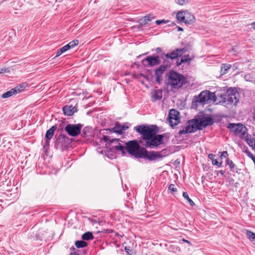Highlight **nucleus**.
<instances>
[{
	"label": "nucleus",
	"instance_id": "23",
	"mask_svg": "<svg viewBox=\"0 0 255 255\" xmlns=\"http://www.w3.org/2000/svg\"><path fill=\"white\" fill-rule=\"evenodd\" d=\"M215 157V155L210 153L208 155V157L212 160V163L213 165H217L218 167H221L222 165L221 162H219L217 159H215L214 158Z\"/></svg>",
	"mask_w": 255,
	"mask_h": 255
},
{
	"label": "nucleus",
	"instance_id": "5",
	"mask_svg": "<svg viewBox=\"0 0 255 255\" xmlns=\"http://www.w3.org/2000/svg\"><path fill=\"white\" fill-rule=\"evenodd\" d=\"M187 51V48H177L173 51H169L166 54L162 53L160 58L163 59L165 63H170L174 59L182 56Z\"/></svg>",
	"mask_w": 255,
	"mask_h": 255
},
{
	"label": "nucleus",
	"instance_id": "35",
	"mask_svg": "<svg viewBox=\"0 0 255 255\" xmlns=\"http://www.w3.org/2000/svg\"><path fill=\"white\" fill-rule=\"evenodd\" d=\"M168 20H165L164 19L162 20H157L155 21V23L157 25H160L162 23H166Z\"/></svg>",
	"mask_w": 255,
	"mask_h": 255
},
{
	"label": "nucleus",
	"instance_id": "44",
	"mask_svg": "<svg viewBox=\"0 0 255 255\" xmlns=\"http://www.w3.org/2000/svg\"><path fill=\"white\" fill-rule=\"evenodd\" d=\"M249 77H250V75H245V79H246L247 81H248V80H248V79H249Z\"/></svg>",
	"mask_w": 255,
	"mask_h": 255
},
{
	"label": "nucleus",
	"instance_id": "1",
	"mask_svg": "<svg viewBox=\"0 0 255 255\" xmlns=\"http://www.w3.org/2000/svg\"><path fill=\"white\" fill-rule=\"evenodd\" d=\"M125 149L129 154L135 157L145 158L149 160L162 158L166 153V149H163L161 152L152 151L148 152L144 147H140L136 140H130L127 142Z\"/></svg>",
	"mask_w": 255,
	"mask_h": 255
},
{
	"label": "nucleus",
	"instance_id": "39",
	"mask_svg": "<svg viewBox=\"0 0 255 255\" xmlns=\"http://www.w3.org/2000/svg\"><path fill=\"white\" fill-rule=\"evenodd\" d=\"M187 1V0H178L177 3L182 5L184 4H185Z\"/></svg>",
	"mask_w": 255,
	"mask_h": 255
},
{
	"label": "nucleus",
	"instance_id": "43",
	"mask_svg": "<svg viewBox=\"0 0 255 255\" xmlns=\"http://www.w3.org/2000/svg\"><path fill=\"white\" fill-rule=\"evenodd\" d=\"M182 241L184 242L187 243H188L189 244H190V242L188 241V240H186L185 239H182Z\"/></svg>",
	"mask_w": 255,
	"mask_h": 255
},
{
	"label": "nucleus",
	"instance_id": "10",
	"mask_svg": "<svg viewBox=\"0 0 255 255\" xmlns=\"http://www.w3.org/2000/svg\"><path fill=\"white\" fill-rule=\"evenodd\" d=\"M103 140L108 144H115L112 146L113 149H115L117 151H121L123 154H125V146L122 145L119 142V139L117 138L111 139V137L108 136L104 135Z\"/></svg>",
	"mask_w": 255,
	"mask_h": 255
},
{
	"label": "nucleus",
	"instance_id": "4",
	"mask_svg": "<svg viewBox=\"0 0 255 255\" xmlns=\"http://www.w3.org/2000/svg\"><path fill=\"white\" fill-rule=\"evenodd\" d=\"M216 97L214 93L208 91H204L200 93L198 96H195L192 102V106L197 108L199 105H204L210 103L211 102H215Z\"/></svg>",
	"mask_w": 255,
	"mask_h": 255
},
{
	"label": "nucleus",
	"instance_id": "30",
	"mask_svg": "<svg viewBox=\"0 0 255 255\" xmlns=\"http://www.w3.org/2000/svg\"><path fill=\"white\" fill-rule=\"evenodd\" d=\"M183 197L186 199L191 206L195 205L194 202L189 198L188 194L187 192H184L183 193Z\"/></svg>",
	"mask_w": 255,
	"mask_h": 255
},
{
	"label": "nucleus",
	"instance_id": "47",
	"mask_svg": "<svg viewBox=\"0 0 255 255\" xmlns=\"http://www.w3.org/2000/svg\"><path fill=\"white\" fill-rule=\"evenodd\" d=\"M70 250H75V248H74V247H72V248H71Z\"/></svg>",
	"mask_w": 255,
	"mask_h": 255
},
{
	"label": "nucleus",
	"instance_id": "18",
	"mask_svg": "<svg viewBox=\"0 0 255 255\" xmlns=\"http://www.w3.org/2000/svg\"><path fill=\"white\" fill-rule=\"evenodd\" d=\"M155 18L152 15L145 16L139 20V24L141 25H149L152 20Z\"/></svg>",
	"mask_w": 255,
	"mask_h": 255
},
{
	"label": "nucleus",
	"instance_id": "2",
	"mask_svg": "<svg viewBox=\"0 0 255 255\" xmlns=\"http://www.w3.org/2000/svg\"><path fill=\"white\" fill-rule=\"evenodd\" d=\"M134 129L142 135L147 147L154 148L163 143V135L156 134L152 126H137L134 127Z\"/></svg>",
	"mask_w": 255,
	"mask_h": 255
},
{
	"label": "nucleus",
	"instance_id": "31",
	"mask_svg": "<svg viewBox=\"0 0 255 255\" xmlns=\"http://www.w3.org/2000/svg\"><path fill=\"white\" fill-rule=\"evenodd\" d=\"M231 66L230 64H223L221 67V72L222 74H225L228 70L230 69Z\"/></svg>",
	"mask_w": 255,
	"mask_h": 255
},
{
	"label": "nucleus",
	"instance_id": "14",
	"mask_svg": "<svg viewBox=\"0 0 255 255\" xmlns=\"http://www.w3.org/2000/svg\"><path fill=\"white\" fill-rule=\"evenodd\" d=\"M24 87L23 86H16L15 88L11 89L8 91L4 93L1 95V98L3 99L9 98L13 95H16L23 91Z\"/></svg>",
	"mask_w": 255,
	"mask_h": 255
},
{
	"label": "nucleus",
	"instance_id": "9",
	"mask_svg": "<svg viewBox=\"0 0 255 255\" xmlns=\"http://www.w3.org/2000/svg\"><path fill=\"white\" fill-rule=\"evenodd\" d=\"M196 130H201L208 126H211L214 122L210 117H203L198 119L192 120Z\"/></svg>",
	"mask_w": 255,
	"mask_h": 255
},
{
	"label": "nucleus",
	"instance_id": "8",
	"mask_svg": "<svg viewBox=\"0 0 255 255\" xmlns=\"http://www.w3.org/2000/svg\"><path fill=\"white\" fill-rule=\"evenodd\" d=\"M227 128L241 138L246 137L247 135V128L241 124L230 123Z\"/></svg>",
	"mask_w": 255,
	"mask_h": 255
},
{
	"label": "nucleus",
	"instance_id": "45",
	"mask_svg": "<svg viewBox=\"0 0 255 255\" xmlns=\"http://www.w3.org/2000/svg\"><path fill=\"white\" fill-rule=\"evenodd\" d=\"M219 172L222 175H223L225 171L224 170H220Z\"/></svg>",
	"mask_w": 255,
	"mask_h": 255
},
{
	"label": "nucleus",
	"instance_id": "42",
	"mask_svg": "<svg viewBox=\"0 0 255 255\" xmlns=\"http://www.w3.org/2000/svg\"><path fill=\"white\" fill-rule=\"evenodd\" d=\"M70 255H79V254H78V253L76 252H72L70 254Z\"/></svg>",
	"mask_w": 255,
	"mask_h": 255
},
{
	"label": "nucleus",
	"instance_id": "13",
	"mask_svg": "<svg viewBox=\"0 0 255 255\" xmlns=\"http://www.w3.org/2000/svg\"><path fill=\"white\" fill-rule=\"evenodd\" d=\"M196 130L192 120L188 121L185 126L182 127L179 130L178 134L179 135L185 134L189 133L195 132Z\"/></svg>",
	"mask_w": 255,
	"mask_h": 255
},
{
	"label": "nucleus",
	"instance_id": "19",
	"mask_svg": "<svg viewBox=\"0 0 255 255\" xmlns=\"http://www.w3.org/2000/svg\"><path fill=\"white\" fill-rule=\"evenodd\" d=\"M162 97V91L161 89L154 90L152 93L151 99L152 101L155 102L160 100Z\"/></svg>",
	"mask_w": 255,
	"mask_h": 255
},
{
	"label": "nucleus",
	"instance_id": "28",
	"mask_svg": "<svg viewBox=\"0 0 255 255\" xmlns=\"http://www.w3.org/2000/svg\"><path fill=\"white\" fill-rule=\"evenodd\" d=\"M191 60V59L189 57V55H184L183 57H182L180 62L177 61V65H180L183 63L190 61Z\"/></svg>",
	"mask_w": 255,
	"mask_h": 255
},
{
	"label": "nucleus",
	"instance_id": "21",
	"mask_svg": "<svg viewBox=\"0 0 255 255\" xmlns=\"http://www.w3.org/2000/svg\"><path fill=\"white\" fill-rule=\"evenodd\" d=\"M79 41L78 40H74L71 41L67 45H65V52L71 48L74 47L78 44Z\"/></svg>",
	"mask_w": 255,
	"mask_h": 255
},
{
	"label": "nucleus",
	"instance_id": "25",
	"mask_svg": "<svg viewBox=\"0 0 255 255\" xmlns=\"http://www.w3.org/2000/svg\"><path fill=\"white\" fill-rule=\"evenodd\" d=\"M185 13L186 11H181L178 12L177 14H176L177 19L179 21L184 22L185 19Z\"/></svg>",
	"mask_w": 255,
	"mask_h": 255
},
{
	"label": "nucleus",
	"instance_id": "40",
	"mask_svg": "<svg viewBox=\"0 0 255 255\" xmlns=\"http://www.w3.org/2000/svg\"><path fill=\"white\" fill-rule=\"evenodd\" d=\"M246 153L248 156L250 157L252 159L255 157V156L251 152L249 151H246Z\"/></svg>",
	"mask_w": 255,
	"mask_h": 255
},
{
	"label": "nucleus",
	"instance_id": "24",
	"mask_svg": "<svg viewBox=\"0 0 255 255\" xmlns=\"http://www.w3.org/2000/svg\"><path fill=\"white\" fill-rule=\"evenodd\" d=\"M75 246L77 248H82L87 246L88 244L85 242L84 240L83 241H77L75 243Z\"/></svg>",
	"mask_w": 255,
	"mask_h": 255
},
{
	"label": "nucleus",
	"instance_id": "27",
	"mask_svg": "<svg viewBox=\"0 0 255 255\" xmlns=\"http://www.w3.org/2000/svg\"><path fill=\"white\" fill-rule=\"evenodd\" d=\"M170 63H165L164 62V64L160 66V67L157 69L160 72H162V73H164L167 69V68L170 67Z\"/></svg>",
	"mask_w": 255,
	"mask_h": 255
},
{
	"label": "nucleus",
	"instance_id": "15",
	"mask_svg": "<svg viewBox=\"0 0 255 255\" xmlns=\"http://www.w3.org/2000/svg\"><path fill=\"white\" fill-rule=\"evenodd\" d=\"M160 57L159 56H147L143 61H146L148 62V64L150 67H152L155 65H159L161 61L160 60Z\"/></svg>",
	"mask_w": 255,
	"mask_h": 255
},
{
	"label": "nucleus",
	"instance_id": "16",
	"mask_svg": "<svg viewBox=\"0 0 255 255\" xmlns=\"http://www.w3.org/2000/svg\"><path fill=\"white\" fill-rule=\"evenodd\" d=\"M128 128V127L126 124H121L117 123L113 128L114 132L121 134L123 131Z\"/></svg>",
	"mask_w": 255,
	"mask_h": 255
},
{
	"label": "nucleus",
	"instance_id": "36",
	"mask_svg": "<svg viewBox=\"0 0 255 255\" xmlns=\"http://www.w3.org/2000/svg\"><path fill=\"white\" fill-rule=\"evenodd\" d=\"M174 185L173 184H171L168 187V189L170 190L171 192H176L177 188L174 187Z\"/></svg>",
	"mask_w": 255,
	"mask_h": 255
},
{
	"label": "nucleus",
	"instance_id": "34",
	"mask_svg": "<svg viewBox=\"0 0 255 255\" xmlns=\"http://www.w3.org/2000/svg\"><path fill=\"white\" fill-rule=\"evenodd\" d=\"M10 69L9 68H1L0 69V74L4 73H9L10 72Z\"/></svg>",
	"mask_w": 255,
	"mask_h": 255
},
{
	"label": "nucleus",
	"instance_id": "37",
	"mask_svg": "<svg viewBox=\"0 0 255 255\" xmlns=\"http://www.w3.org/2000/svg\"><path fill=\"white\" fill-rule=\"evenodd\" d=\"M63 52H64V46L61 47L59 50H58L55 57H58V56H60Z\"/></svg>",
	"mask_w": 255,
	"mask_h": 255
},
{
	"label": "nucleus",
	"instance_id": "7",
	"mask_svg": "<svg viewBox=\"0 0 255 255\" xmlns=\"http://www.w3.org/2000/svg\"><path fill=\"white\" fill-rule=\"evenodd\" d=\"M239 101V94L235 89L230 88L224 97L226 106H236Z\"/></svg>",
	"mask_w": 255,
	"mask_h": 255
},
{
	"label": "nucleus",
	"instance_id": "22",
	"mask_svg": "<svg viewBox=\"0 0 255 255\" xmlns=\"http://www.w3.org/2000/svg\"><path fill=\"white\" fill-rule=\"evenodd\" d=\"M82 239L84 241H88L90 240H93L94 239V236L93 234L90 232H87L84 233L82 236Z\"/></svg>",
	"mask_w": 255,
	"mask_h": 255
},
{
	"label": "nucleus",
	"instance_id": "3",
	"mask_svg": "<svg viewBox=\"0 0 255 255\" xmlns=\"http://www.w3.org/2000/svg\"><path fill=\"white\" fill-rule=\"evenodd\" d=\"M52 126L50 128L47 130L45 136V143L43 146L44 148L49 145L50 141L53 137L54 131L57 129V132L55 136L56 140L55 142V147L57 149L61 151L64 150V123L61 122L58 125Z\"/></svg>",
	"mask_w": 255,
	"mask_h": 255
},
{
	"label": "nucleus",
	"instance_id": "12",
	"mask_svg": "<svg viewBox=\"0 0 255 255\" xmlns=\"http://www.w3.org/2000/svg\"><path fill=\"white\" fill-rule=\"evenodd\" d=\"M179 114V112L176 110H170L168 118L171 127H174L180 122Z\"/></svg>",
	"mask_w": 255,
	"mask_h": 255
},
{
	"label": "nucleus",
	"instance_id": "33",
	"mask_svg": "<svg viewBox=\"0 0 255 255\" xmlns=\"http://www.w3.org/2000/svg\"><path fill=\"white\" fill-rule=\"evenodd\" d=\"M226 163L229 165L231 169H233L234 168L235 164L232 160H230L228 158L226 160Z\"/></svg>",
	"mask_w": 255,
	"mask_h": 255
},
{
	"label": "nucleus",
	"instance_id": "41",
	"mask_svg": "<svg viewBox=\"0 0 255 255\" xmlns=\"http://www.w3.org/2000/svg\"><path fill=\"white\" fill-rule=\"evenodd\" d=\"M155 51L156 53H159L161 51V48H159V47H157L156 48Z\"/></svg>",
	"mask_w": 255,
	"mask_h": 255
},
{
	"label": "nucleus",
	"instance_id": "26",
	"mask_svg": "<svg viewBox=\"0 0 255 255\" xmlns=\"http://www.w3.org/2000/svg\"><path fill=\"white\" fill-rule=\"evenodd\" d=\"M163 73L162 72H160L157 69H156L155 71V75L156 77V81L158 83H160V82L162 80V75Z\"/></svg>",
	"mask_w": 255,
	"mask_h": 255
},
{
	"label": "nucleus",
	"instance_id": "11",
	"mask_svg": "<svg viewBox=\"0 0 255 255\" xmlns=\"http://www.w3.org/2000/svg\"><path fill=\"white\" fill-rule=\"evenodd\" d=\"M82 127L83 125L81 124H68L65 127V130L69 135L76 136L80 133Z\"/></svg>",
	"mask_w": 255,
	"mask_h": 255
},
{
	"label": "nucleus",
	"instance_id": "29",
	"mask_svg": "<svg viewBox=\"0 0 255 255\" xmlns=\"http://www.w3.org/2000/svg\"><path fill=\"white\" fill-rule=\"evenodd\" d=\"M246 235L248 238L252 242H255V233L250 231H247Z\"/></svg>",
	"mask_w": 255,
	"mask_h": 255
},
{
	"label": "nucleus",
	"instance_id": "38",
	"mask_svg": "<svg viewBox=\"0 0 255 255\" xmlns=\"http://www.w3.org/2000/svg\"><path fill=\"white\" fill-rule=\"evenodd\" d=\"M228 155V152L226 151H223L221 155V158H226Z\"/></svg>",
	"mask_w": 255,
	"mask_h": 255
},
{
	"label": "nucleus",
	"instance_id": "48",
	"mask_svg": "<svg viewBox=\"0 0 255 255\" xmlns=\"http://www.w3.org/2000/svg\"><path fill=\"white\" fill-rule=\"evenodd\" d=\"M62 111L64 113V106L61 107Z\"/></svg>",
	"mask_w": 255,
	"mask_h": 255
},
{
	"label": "nucleus",
	"instance_id": "32",
	"mask_svg": "<svg viewBox=\"0 0 255 255\" xmlns=\"http://www.w3.org/2000/svg\"><path fill=\"white\" fill-rule=\"evenodd\" d=\"M247 141L248 144L255 149V139L252 138H247Z\"/></svg>",
	"mask_w": 255,
	"mask_h": 255
},
{
	"label": "nucleus",
	"instance_id": "46",
	"mask_svg": "<svg viewBox=\"0 0 255 255\" xmlns=\"http://www.w3.org/2000/svg\"><path fill=\"white\" fill-rule=\"evenodd\" d=\"M178 30L179 31H182L183 30V28H181V27H178Z\"/></svg>",
	"mask_w": 255,
	"mask_h": 255
},
{
	"label": "nucleus",
	"instance_id": "6",
	"mask_svg": "<svg viewBox=\"0 0 255 255\" xmlns=\"http://www.w3.org/2000/svg\"><path fill=\"white\" fill-rule=\"evenodd\" d=\"M184 80V77L181 74L176 72L171 71L168 76L167 84L172 88L178 89L183 85Z\"/></svg>",
	"mask_w": 255,
	"mask_h": 255
},
{
	"label": "nucleus",
	"instance_id": "17",
	"mask_svg": "<svg viewBox=\"0 0 255 255\" xmlns=\"http://www.w3.org/2000/svg\"><path fill=\"white\" fill-rule=\"evenodd\" d=\"M77 111L78 107L76 106H65V115L72 116L74 114V113H76Z\"/></svg>",
	"mask_w": 255,
	"mask_h": 255
},
{
	"label": "nucleus",
	"instance_id": "20",
	"mask_svg": "<svg viewBox=\"0 0 255 255\" xmlns=\"http://www.w3.org/2000/svg\"><path fill=\"white\" fill-rule=\"evenodd\" d=\"M195 18L193 15L186 11L184 22L186 24H191L195 22Z\"/></svg>",
	"mask_w": 255,
	"mask_h": 255
}]
</instances>
